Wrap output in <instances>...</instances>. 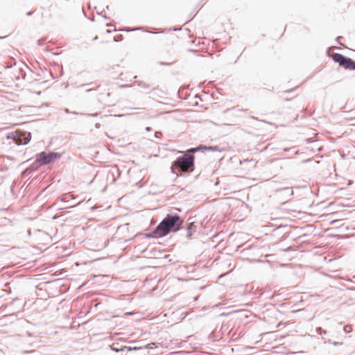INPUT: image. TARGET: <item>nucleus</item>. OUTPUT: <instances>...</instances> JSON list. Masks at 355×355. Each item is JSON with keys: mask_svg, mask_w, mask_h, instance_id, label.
<instances>
[{"mask_svg": "<svg viewBox=\"0 0 355 355\" xmlns=\"http://www.w3.org/2000/svg\"><path fill=\"white\" fill-rule=\"evenodd\" d=\"M3 38L2 37H0V39Z\"/></svg>", "mask_w": 355, "mask_h": 355, "instance_id": "obj_18", "label": "nucleus"}, {"mask_svg": "<svg viewBox=\"0 0 355 355\" xmlns=\"http://www.w3.org/2000/svg\"><path fill=\"white\" fill-rule=\"evenodd\" d=\"M332 59L335 62L339 64L340 66L349 70H355V61L352 59L345 57L338 53H333Z\"/></svg>", "mask_w": 355, "mask_h": 355, "instance_id": "obj_3", "label": "nucleus"}, {"mask_svg": "<svg viewBox=\"0 0 355 355\" xmlns=\"http://www.w3.org/2000/svg\"><path fill=\"white\" fill-rule=\"evenodd\" d=\"M111 349L116 352H121V351H124V350H128V351H131L132 349H139L138 347H134V348H131V347H126V346H123V347H121L120 348H118L116 347V344H112V345L110 346Z\"/></svg>", "mask_w": 355, "mask_h": 355, "instance_id": "obj_7", "label": "nucleus"}, {"mask_svg": "<svg viewBox=\"0 0 355 355\" xmlns=\"http://www.w3.org/2000/svg\"><path fill=\"white\" fill-rule=\"evenodd\" d=\"M32 13H33L32 12H27V14H26V15H27L28 16H30V15H32Z\"/></svg>", "mask_w": 355, "mask_h": 355, "instance_id": "obj_15", "label": "nucleus"}, {"mask_svg": "<svg viewBox=\"0 0 355 355\" xmlns=\"http://www.w3.org/2000/svg\"><path fill=\"white\" fill-rule=\"evenodd\" d=\"M12 139L17 145H25L30 141L31 135L27 132L16 131L12 134Z\"/></svg>", "mask_w": 355, "mask_h": 355, "instance_id": "obj_5", "label": "nucleus"}, {"mask_svg": "<svg viewBox=\"0 0 355 355\" xmlns=\"http://www.w3.org/2000/svg\"><path fill=\"white\" fill-rule=\"evenodd\" d=\"M340 38H342V37L339 36L337 37V40H340Z\"/></svg>", "mask_w": 355, "mask_h": 355, "instance_id": "obj_17", "label": "nucleus"}, {"mask_svg": "<svg viewBox=\"0 0 355 355\" xmlns=\"http://www.w3.org/2000/svg\"><path fill=\"white\" fill-rule=\"evenodd\" d=\"M201 149H206V150H211V151H220V150L219 149V147L218 146H206L200 145L197 148H191L189 152L190 153H195V152H197V151H198L199 150H201Z\"/></svg>", "mask_w": 355, "mask_h": 355, "instance_id": "obj_6", "label": "nucleus"}, {"mask_svg": "<svg viewBox=\"0 0 355 355\" xmlns=\"http://www.w3.org/2000/svg\"><path fill=\"white\" fill-rule=\"evenodd\" d=\"M60 157L61 155L58 153L50 152L46 153L45 152H42L37 155L36 162L41 165H46Z\"/></svg>", "mask_w": 355, "mask_h": 355, "instance_id": "obj_4", "label": "nucleus"}, {"mask_svg": "<svg viewBox=\"0 0 355 355\" xmlns=\"http://www.w3.org/2000/svg\"><path fill=\"white\" fill-rule=\"evenodd\" d=\"M142 28H137L133 29V31H135V30H141V29H142Z\"/></svg>", "mask_w": 355, "mask_h": 355, "instance_id": "obj_16", "label": "nucleus"}, {"mask_svg": "<svg viewBox=\"0 0 355 355\" xmlns=\"http://www.w3.org/2000/svg\"><path fill=\"white\" fill-rule=\"evenodd\" d=\"M183 224V220L177 214H168L148 234L149 237H163L171 232L178 231Z\"/></svg>", "mask_w": 355, "mask_h": 355, "instance_id": "obj_1", "label": "nucleus"}, {"mask_svg": "<svg viewBox=\"0 0 355 355\" xmlns=\"http://www.w3.org/2000/svg\"><path fill=\"white\" fill-rule=\"evenodd\" d=\"M193 226H194L193 223H190L187 224V228H186V230H185V232H186V236L187 238H191V236L193 234V233L191 232V229L193 228Z\"/></svg>", "mask_w": 355, "mask_h": 355, "instance_id": "obj_8", "label": "nucleus"}, {"mask_svg": "<svg viewBox=\"0 0 355 355\" xmlns=\"http://www.w3.org/2000/svg\"><path fill=\"white\" fill-rule=\"evenodd\" d=\"M98 113H94V114H89L87 115L89 116H93L94 117V116H98Z\"/></svg>", "mask_w": 355, "mask_h": 355, "instance_id": "obj_13", "label": "nucleus"}, {"mask_svg": "<svg viewBox=\"0 0 355 355\" xmlns=\"http://www.w3.org/2000/svg\"><path fill=\"white\" fill-rule=\"evenodd\" d=\"M69 196H67V195L64 196L62 197V201H65V202H68V201H69Z\"/></svg>", "mask_w": 355, "mask_h": 355, "instance_id": "obj_10", "label": "nucleus"}, {"mask_svg": "<svg viewBox=\"0 0 355 355\" xmlns=\"http://www.w3.org/2000/svg\"><path fill=\"white\" fill-rule=\"evenodd\" d=\"M232 110H234L235 112H237V111H239V112H246V110H239V109H235V108H232Z\"/></svg>", "mask_w": 355, "mask_h": 355, "instance_id": "obj_12", "label": "nucleus"}, {"mask_svg": "<svg viewBox=\"0 0 355 355\" xmlns=\"http://www.w3.org/2000/svg\"><path fill=\"white\" fill-rule=\"evenodd\" d=\"M146 131H148V132H149V131H151V128H150V127H146Z\"/></svg>", "mask_w": 355, "mask_h": 355, "instance_id": "obj_14", "label": "nucleus"}, {"mask_svg": "<svg viewBox=\"0 0 355 355\" xmlns=\"http://www.w3.org/2000/svg\"><path fill=\"white\" fill-rule=\"evenodd\" d=\"M162 135V133H161L160 132H155L154 133V137L157 138V137H159V135Z\"/></svg>", "mask_w": 355, "mask_h": 355, "instance_id": "obj_11", "label": "nucleus"}, {"mask_svg": "<svg viewBox=\"0 0 355 355\" xmlns=\"http://www.w3.org/2000/svg\"><path fill=\"white\" fill-rule=\"evenodd\" d=\"M138 86L144 89H149L150 88V85L145 82L140 81L138 83Z\"/></svg>", "mask_w": 355, "mask_h": 355, "instance_id": "obj_9", "label": "nucleus"}, {"mask_svg": "<svg viewBox=\"0 0 355 355\" xmlns=\"http://www.w3.org/2000/svg\"><path fill=\"white\" fill-rule=\"evenodd\" d=\"M193 162L194 156L191 154H185L183 156L178 157L171 166V171L173 173H176V171L191 173L194 169Z\"/></svg>", "mask_w": 355, "mask_h": 355, "instance_id": "obj_2", "label": "nucleus"}]
</instances>
